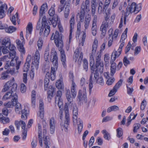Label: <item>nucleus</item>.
I'll use <instances>...</instances> for the list:
<instances>
[{"mask_svg": "<svg viewBox=\"0 0 148 148\" xmlns=\"http://www.w3.org/2000/svg\"><path fill=\"white\" fill-rule=\"evenodd\" d=\"M50 58L53 66L51 68V79L53 81L56 78V71L58 66V56L56 52L54 49H52L51 52Z\"/></svg>", "mask_w": 148, "mask_h": 148, "instance_id": "1", "label": "nucleus"}, {"mask_svg": "<svg viewBox=\"0 0 148 148\" xmlns=\"http://www.w3.org/2000/svg\"><path fill=\"white\" fill-rule=\"evenodd\" d=\"M40 58V54L38 51H36L34 56L32 57V70L30 73V77L32 78L34 76L35 69L37 70L38 69Z\"/></svg>", "mask_w": 148, "mask_h": 148, "instance_id": "2", "label": "nucleus"}, {"mask_svg": "<svg viewBox=\"0 0 148 148\" xmlns=\"http://www.w3.org/2000/svg\"><path fill=\"white\" fill-rule=\"evenodd\" d=\"M64 110L65 113L64 123L63 124H60L61 127L62 131L64 130L66 132L68 131V126L70 122L69 115V108L67 103H66L64 107Z\"/></svg>", "mask_w": 148, "mask_h": 148, "instance_id": "3", "label": "nucleus"}, {"mask_svg": "<svg viewBox=\"0 0 148 148\" xmlns=\"http://www.w3.org/2000/svg\"><path fill=\"white\" fill-rule=\"evenodd\" d=\"M103 62H101L99 63H96L95 66L96 68V70H94L95 69V67H93V70H91V74H93L94 75V78L97 79L98 76L99 74L98 72L100 73H103Z\"/></svg>", "mask_w": 148, "mask_h": 148, "instance_id": "4", "label": "nucleus"}, {"mask_svg": "<svg viewBox=\"0 0 148 148\" xmlns=\"http://www.w3.org/2000/svg\"><path fill=\"white\" fill-rule=\"evenodd\" d=\"M8 48L10 51V52L9 53V54L8 55H5L4 56L0 58L1 61H4L6 60L7 58L10 59V58H12L13 59L16 56V52L15 49H16V47L15 46L12 44H11L10 43V45L8 47Z\"/></svg>", "mask_w": 148, "mask_h": 148, "instance_id": "5", "label": "nucleus"}, {"mask_svg": "<svg viewBox=\"0 0 148 148\" xmlns=\"http://www.w3.org/2000/svg\"><path fill=\"white\" fill-rule=\"evenodd\" d=\"M77 98L79 100V103H80L84 102H87L86 89V87H84L82 90H79Z\"/></svg>", "mask_w": 148, "mask_h": 148, "instance_id": "6", "label": "nucleus"}, {"mask_svg": "<svg viewBox=\"0 0 148 148\" xmlns=\"http://www.w3.org/2000/svg\"><path fill=\"white\" fill-rule=\"evenodd\" d=\"M17 87V85L13 82L8 81L5 84L2 90V92H5L10 88L11 91L15 92Z\"/></svg>", "mask_w": 148, "mask_h": 148, "instance_id": "7", "label": "nucleus"}, {"mask_svg": "<svg viewBox=\"0 0 148 148\" xmlns=\"http://www.w3.org/2000/svg\"><path fill=\"white\" fill-rule=\"evenodd\" d=\"M14 91H10L8 92L5 93L2 98L3 100H6L9 99H11V100H15V102L17 101L18 96L16 92L14 93Z\"/></svg>", "mask_w": 148, "mask_h": 148, "instance_id": "8", "label": "nucleus"}, {"mask_svg": "<svg viewBox=\"0 0 148 148\" xmlns=\"http://www.w3.org/2000/svg\"><path fill=\"white\" fill-rule=\"evenodd\" d=\"M128 8L132 13L134 12L135 14L138 13L141 9L142 5L140 3L136 4L135 3H132L131 5L129 7L128 6Z\"/></svg>", "mask_w": 148, "mask_h": 148, "instance_id": "9", "label": "nucleus"}, {"mask_svg": "<svg viewBox=\"0 0 148 148\" xmlns=\"http://www.w3.org/2000/svg\"><path fill=\"white\" fill-rule=\"evenodd\" d=\"M62 95V92L60 90L58 91L55 98V103L58 104L59 108L63 107L62 101L61 98Z\"/></svg>", "mask_w": 148, "mask_h": 148, "instance_id": "10", "label": "nucleus"}, {"mask_svg": "<svg viewBox=\"0 0 148 148\" xmlns=\"http://www.w3.org/2000/svg\"><path fill=\"white\" fill-rule=\"evenodd\" d=\"M90 1L89 0H85L83 1L81 5L80 10L82 12H86L90 11Z\"/></svg>", "mask_w": 148, "mask_h": 148, "instance_id": "11", "label": "nucleus"}, {"mask_svg": "<svg viewBox=\"0 0 148 148\" xmlns=\"http://www.w3.org/2000/svg\"><path fill=\"white\" fill-rule=\"evenodd\" d=\"M7 25H3L1 23V22L0 21V29H5L6 32L8 33H12L16 30L15 27L13 26H10L8 27Z\"/></svg>", "mask_w": 148, "mask_h": 148, "instance_id": "12", "label": "nucleus"}, {"mask_svg": "<svg viewBox=\"0 0 148 148\" xmlns=\"http://www.w3.org/2000/svg\"><path fill=\"white\" fill-rule=\"evenodd\" d=\"M56 40H55V43L56 46H60V47L62 46L63 42L61 40V37L59 35V32L56 31L54 34Z\"/></svg>", "mask_w": 148, "mask_h": 148, "instance_id": "13", "label": "nucleus"}, {"mask_svg": "<svg viewBox=\"0 0 148 148\" xmlns=\"http://www.w3.org/2000/svg\"><path fill=\"white\" fill-rule=\"evenodd\" d=\"M7 8V5L5 4L0 2V18H2L5 16V12Z\"/></svg>", "mask_w": 148, "mask_h": 148, "instance_id": "14", "label": "nucleus"}, {"mask_svg": "<svg viewBox=\"0 0 148 148\" xmlns=\"http://www.w3.org/2000/svg\"><path fill=\"white\" fill-rule=\"evenodd\" d=\"M73 123H76L77 121L78 108L76 104L74 105L73 109Z\"/></svg>", "mask_w": 148, "mask_h": 148, "instance_id": "15", "label": "nucleus"}, {"mask_svg": "<svg viewBox=\"0 0 148 148\" xmlns=\"http://www.w3.org/2000/svg\"><path fill=\"white\" fill-rule=\"evenodd\" d=\"M49 21L53 27H55L57 25H58L60 23L59 18L57 15H55L52 19L50 18Z\"/></svg>", "mask_w": 148, "mask_h": 148, "instance_id": "16", "label": "nucleus"}, {"mask_svg": "<svg viewBox=\"0 0 148 148\" xmlns=\"http://www.w3.org/2000/svg\"><path fill=\"white\" fill-rule=\"evenodd\" d=\"M56 121L53 117H51L49 121L50 131L51 134H53L54 132Z\"/></svg>", "mask_w": 148, "mask_h": 148, "instance_id": "17", "label": "nucleus"}, {"mask_svg": "<svg viewBox=\"0 0 148 148\" xmlns=\"http://www.w3.org/2000/svg\"><path fill=\"white\" fill-rule=\"evenodd\" d=\"M14 124L18 130H19L20 129V125L21 126L23 130H24L25 129L26 125L24 121L21 120L20 121H19L16 120L15 121Z\"/></svg>", "mask_w": 148, "mask_h": 148, "instance_id": "18", "label": "nucleus"}, {"mask_svg": "<svg viewBox=\"0 0 148 148\" xmlns=\"http://www.w3.org/2000/svg\"><path fill=\"white\" fill-rule=\"evenodd\" d=\"M38 138L39 143L40 146H42V134L41 132V127L40 124H38Z\"/></svg>", "mask_w": 148, "mask_h": 148, "instance_id": "19", "label": "nucleus"}, {"mask_svg": "<svg viewBox=\"0 0 148 148\" xmlns=\"http://www.w3.org/2000/svg\"><path fill=\"white\" fill-rule=\"evenodd\" d=\"M43 142L45 146V148H49L51 146V142L49 137L48 136L43 137Z\"/></svg>", "mask_w": 148, "mask_h": 148, "instance_id": "20", "label": "nucleus"}, {"mask_svg": "<svg viewBox=\"0 0 148 148\" xmlns=\"http://www.w3.org/2000/svg\"><path fill=\"white\" fill-rule=\"evenodd\" d=\"M77 124L78 125L77 129L78 133L80 134L82 132L83 128V122L79 118L78 119L76 123H74V124Z\"/></svg>", "mask_w": 148, "mask_h": 148, "instance_id": "21", "label": "nucleus"}, {"mask_svg": "<svg viewBox=\"0 0 148 148\" xmlns=\"http://www.w3.org/2000/svg\"><path fill=\"white\" fill-rule=\"evenodd\" d=\"M10 38H5L2 40V47H8L10 45Z\"/></svg>", "mask_w": 148, "mask_h": 148, "instance_id": "22", "label": "nucleus"}, {"mask_svg": "<svg viewBox=\"0 0 148 148\" xmlns=\"http://www.w3.org/2000/svg\"><path fill=\"white\" fill-rule=\"evenodd\" d=\"M118 51H116L114 50L113 52L111 57L112 58V61H115L116 58L119 57V55L121 53V51H120L118 50Z\"/></svg>", "mask_w": 148, "mask_h": 148, "instance_id": "23", "label": "nucleus"}, {"mask_svg": "<svg viewBox=\"0 0 148 148\" xmlns=\"http://www.w3.org/2000/svg\"><path fill=\"white\" fill-rule=\"evenodd\" d=\"M56 86L58 89H62L64 88L62 78L58 80L56 83Z\"/></svg>", "mask_w": 148, "mask_h": 148, "instance_id": "24", "label": "nucleus"}, {"mask_svg": "<svg viewBox=\"0 0 148 148\" xmlns=\"http://www.w3.org/2000/svg\"><path fill=\"white\" fill-rule=\"evenodd\" d=\"M32 29V23H29L26 29V37L29 34H31Z\"/></svg>", "mask_w": 148, "mask_h": 148, "instance_id": "25", "label": "nucleus"}, {"mask_svg": "<svg viewBox=\"0 0 148 148\" xmlns=\"http://www.w3.org/2000/svg\"><path fill=\"white\" fill-rule=\"evenodd\" d=\"M47 10V5L46 3L43 4L41 6L40 11V15L42 16L45 12V11Z\"/></svg>", "mask_w": 148, "mask_h": 148, "instance_id": "26", "label": "nucleus"}, {"mask_svg": "<svg viewBox=\"0 0 148 148\" xmlns=\"http://www.w3.org/2000/svg\"><path fill=\"white\" fill-rule=\"evenodd\" d=\"M49 81V74H47V75H45V77L44 80V87L45 90H47L48 86V84Z\"/></svg>", "mask_w": 148, "mask_h": 148, "instance_id": "27", "label": "nucleus"}, {"mask_svg": "<svg viewBox=\"0 0 148 148\" xmlns=\"http://www.w3.org/2000/svg\"><path fill=\"white\" fill-rule=\"evenodd\" d=\"M90 21V17L86 16L85 18L84 22L85 30L88 28L89 26Z\"/></svg>", "mask_w": 148, "mask_h": 148, "instance_id": "28", "label": "nucleus"}, {"mask_svg": "<svg viewBox=\"0 0 148 148\" xmlns=\"http://www.w3.org/2000/svg\"><path fill=\"white\" fill-rule=\"evenodd\" d=\"M66 96L68 101V103L70 104L73 101V99L71 95L70 90H69L66 91Z\"/></svg>", "mask_w": 148, "mask_h": 148, "instance_id": "29", "label": "nucleus"}, {"mask_svg": "<svg viewBox=\"0 0 148 148\" xmlns=\"http://www.w3.org/2000/svg\"><path fill=\"white\" fill-rule=\"evenodd\" d=\"M94 55H93L92 54H91L90 56V67L91 70H93V67H95V61L94 59L93 56Z\"/></svg>", "mask_w": 148, "mask_h": 148, "instance_id": "30", "label": "nucleus"}, {"mask_svg": "<svg viewBox=\"0 0 148 148\" xmlns=\"http://www.w3.org/2000/svg\"><path fill=\"white\" fill-rule=\"evenodd\" d=\"M16 101L15 102V100H11V102H8L6 103H4V105L6 108H12L14 106L15 104L16 103Z\"/></svg>", "mask_w": 148, "mask_h": 148, "instance_id": "31", "label": "nucleus"}, {"mask_svg": "<svg viewBox=\"0 0 148 148\" xmlns=\"http://www.w3.org/2000/svg\"><path fill=\"white\" fill-rule=\"evenodd\" d=\"M18 100L16 102V103L15 104V111L16 112L19 113L21 110L22 106L21 104L17 102Z\"/></svg>", "mask_w": 148, "mask_h": 148, "instance_id": "32", "label": "nucleus"}, {"mask_svg": "<svg viewBox=\"0 0 148 148\" xmlns=\"http://www.w3.org/2000/svg\"><path fill=\"white\" fill-rule=\"evenodd\" d=\"M102 133L103 134V137L106 140H109L110 139L111 137L110 134L106 130H103L102 131Z\"/></svg>", "mask_w": 148, "mask_h": 148, "instance_id": "33", "label": "nucleus"}, {"mask_svg": "<svg viewBox=\"0 0 148 148\" xmlns=\"http://www.w3.org/2000/svg\"><path fill=\"white\" fill-rule=\"evenodd\" d=\"M45 30L44 32L43 36H47L49 35L50 32V27L49 25L44 26Z\"/></svg>", "mask_w": 148, "mask_h": 148, "instance_id": "34", "label": "nucleus"}, {"mask_svg": "<svg viewBox=\"0 0 148 148\" xmlns=\"http://www.w3.org/2000/svg\"><path fill=\"white\" fill-rule=\"evenodd\" d=\"M97 20L96 16H95L93 18L92 22V25L91 28L92 31L97 30V26L96 25Z\"/></svg>", "mask_w": 148, "mask_h": 148, "instance_id": "35", "label": "nucleus"}, {"mask_svg": "<svg viewBox=\"0 0 148 148\" xmlns=\"http://www.w3.org/2000/svg\"><path fill=\"white\" fill-rule=\"evenodd\" d=\"M74 17V14H72L70 20V29H73L75 21Z\"/></svg>", "mask_w": 148, "mask_h": 148, "instance_id": "36", "label": "nucleus"}, {"mask_svg": "<svg viewBox=\"0 0 148 148\" xmlns=\"http://www.w3.org/2000/svg\"><path fill=\"white\" fill-rule=\"evenodd\" d=\"M119 110V108L118 106H113L109 107L108 109L107 112L108 113H109L112 111H116Z\"/></svg>", "mask_w": 148, "mask_h": 148, "instance_id": "37", "label": "nucleus"}, {"mask_svg": "<svg viewBox=\"0 0 148 148\" xmlns=\"http://www.w3.org/2000/svg\"><path fill=\"white\" fill-rule=\"evenodd\" d=\"M32 104L34 106L35 103L36 92L34 90H33L32 92Z\"/></svg>", "mask_w": 148, "mask_h": 148, "instance_id": "38", "label": "nucleus"}, {"mask_svg": "<svg viewBox=\"0 0 148 148\" xmlns=\"http://www.w3.org/2000/svg\"><path fill=\"white\" fill-rule=\"evenodd\" d=\"M27 112V110H26L25 108L21 110V117L23 119L25 120L27 118L28 113Z\"/></svg>", "mask_w": 148, "mask_h": 148, "instance_id": "39", "label": "nucleus"}, {"mask_svg": "<svg viewBox=\"0 0 148 148\" xmlns=\"http://www.w3.org/2000/svg\"><path fill=\"white\" fill-rule=\"evenodd\" d=\"M16 18H17V20H18V14L16 12L15 15L12 16V18H10V19L12 23L14 25L16 24Z\"/></svg>", "mask_w": 148, "mask_h": 148, "instance_id": "40", "label": "nucleus"}, {"mask_svg": "<svg viewBox=\"0 0 148 148\" xmlns=\"http://www.w3.org/2000/svg\"><path fill=\"white\" fill-rule=\"evenodd\" d=\"M103 4L101 2H100L99 3V6L98 8V12L99 14H101L102 13H104L105 11V10L107 9H105L104 10V7L103 9L102 7V5Z\"/></svg>", "mask_w": 148, "mask_h": 148, "instance_id": "41", "label": "nucleus"}, {"mask_svg": "<svg viewBox=\"0 0 148 148\" xmlns=\"http://www.w3.org/2000/svg\"><path fill=\"white\" fill-rule=\"evenodd\" d=\"M132 12L130 11V10L127 7L126 10V12L123 18L124 19V23L125 24L126 23V17L129 15L130 13H132Z\"/></svg>", "mask_w": 148, "mask_h": 148, "instance_id": "42", "label": "nucleus"}, {"mask_svg": "<svg viewBox=\"0 0 148 148\" xmlns=\"http://www.w3.org/2000/svg\"><path fill=\"white\" fill-rule=\"evenodd\" d=\"M8 70L3 72L2 73L0 79L2 80L6 79L9 76L8 75Z\"/></svg>", "mask_w": 148, "mask_h": 148, "instance_id": "43", "label": "nucleus"}, {"mask_svg": "<svg viewBox=\"0 0 148 148\" xmlns=\"http://www.w3.org/2000/svg\"><path fill=\"white\" fill-rule=\"evenodd\" d=\"M10 58L11 59V62H12L14 60L15 61V62L16 63V65L15 67L16 69L18 70L19 68V66L21 63V62L17 61L18 59V58L17 57L15 56V58L13 59H12V58Z\"/></svg>", "mask_w": 148, "mask_h": 148, "instance_id": "44", "label": "nucleus"}, {"mask_svg": "<svg viewBox=\"0 0 148 148\" xmlns=\"http://www.w3.org/2000/svg\"><path fill=\"white\" fill-rule=\"evenodd\" d=\"M0 121L3 124H5L9 122L10 119L8 118L1 116L0 117Z\"/></svg>", "mask_w": 148, "mask_h": 148, "instance_id": "45", "label": "nucleus"}, {"mask_svg": "<svg viewBox=\"0 0 148 148\" xmlns=\"http://www.w3.org/2000/svg\"><path fill=\"white\" fill-rule=\"evenodd\" d=\"M101 56L100 53H97L96 56V63H99L101 62H103L101 60Z\"/></svg>", "mask_w": 148, "mask_h": 148, "instance_id": "46", "label": "nucleus"}, {"mask_svg": "<svg viewBox=\"0 0 148 148\" xmlns=\"http://www.w3.org/2000/svg\"><path fill=\"white\" fill-rule=\"evenodd\" d=\"M92 76V74H91L90 76L89 83V91L90 93L91 91L92 88L93 87Z\"/></svg>", "mask_w": 148, "mask_h": 148, "instance_id": "47", "label": "nucleus"}, {"mask_svg": "<svg viewBox=\"0 0 148 148\" xmlns=\"http://www.w3.org/2000/svg\"><path fill=\"white\" fill-rule=\"evenodd\" d=\"M49 50L48 49L46 50L44 53V58L46 61H47L49 57Z\"/></svg>", "mask_w": 148, "mask_h": 148, "instance_id": "48", "label": "nucleus"}, {"mask_svg": "<svg viewBox=\"0 0 148 148\" xmlns=\"http://www.w3.org/2000/svg\"><path fill=\"white\" fill-rule=\"evenodd\" d=\"M74 53L75 55H74L73 59L75 62H76L79 56V52L78 49H76L75 50Z\"/></svg>", "mask_w": 148, "mask_h": 148, "instance_id": "49", "label": "nucleus"}, {"mask_svg": "<svg viewBox=\"0 0 148 148\" xmlns=\"http://www.w3.org/2000/svg\"><path fill=\"white\" fill-rule=\"evenodd\" d=\"M50 24V23L49 22V23H47V21L46 20V18L45 16H44L42 20V27H43L44 26H45L46 25H49L48 23Z\"/></svg>", "mask_w": 148, "mask_h": 148, "instance_id": "50", "label": "nucleus"}, {"mask_svg": "<svg viewBox=\"0 0 148 148\" xmlns=\"http://www.w3.org/2000/svg\"><path fill=\"white\" fill-rule=\"evenodd\" d=\"M140 127V125L138 123H136L134 125V128L133 131L134 133L136 132L137 130Z\"/></svg>", "mask_w": 148, "mask_h": 148, "instance_id": "51", "label": "nucleus"}, {"mask_svg": "<svg viewBox=\"0 0 148 148\" xmlns=\"http://www.w3.org/2000/svg\"><path fill=\"white\" fill-rule=\"evenodd\" d=\"M117 132V136L119 138L123 134V130L120 127L118 128L116 130Z\"/></svg>", "mask_w": 148, "mask_h": 148, "instance_id": "52", "label": "nucleus"}, {"mask_svg": "<svg viewBox=\"0 0 148 148\" xmlns=\"http://www.w3.org/2000/svg\"><path fill=\"white\" fill-rule=\"evenodd\" d=\"M30 66V64L25 63L23 68V71L24 72H27L28 71Z\"/></svg>", "mask_w": 148, "mask_h": 148, "instance_id": "53", "label": "nucleus"}, {"mask_svg": "<svg viewBox=\"0 0 148 148\" xmlns=\"http://www.w3.org/2000/svg\"><path fill=\"white\" fill-rule=\"evenodd\" d=\"M83 67L84 69L86 71H87L88 69V64L87 61L86 59H84L83 61Z\"/></svg>", "mask_w": 148, "mask_h": 148, "instance_id": "54", "label": "nucleus"}, {"mask_svg": "<svg viewBox=\"0 0 148 148\" xmlns=\"http://www.w3.org/2000/svg\"><path fill=\"white\" fill-rule=\"evenodd\" d=\"M8 47H1L0 50L2 51V53L4 54L7 53L9 52Z\"/></svg>", "mask_w": 148, "mask_h": 148, "instance_id": "55", "label": "nucleus"}, {"mask_svg": "<svg viewBox=\"0 0 148 148\" xmlns=\"http://www.w3.org/2000/svg\"><path fill=\"white\" fill-rule=\"evenodd\" d=\"M48 13L50 16L54 17L55 13L54 8L53 7H51L49 10Z\"/></svg>", "mask_w": 148, "mask_h": 148, "instance_id": "56", "label": "nucleus"}, {"mask_svg": "<svg viewBox=\"0 0 148 148\" xmlns=\"http://www.w3.org/2000/svg\"><path fill=\"white\" fill-rule=\"evenodd\" d=\"M43 44V41L41 38H39L38 41L37 45L38 47V49L40 50L42 47Z\"/></svg>", "mask_w": 148, "mask_h": 148, "instance_id": "57", "label": "nucleus"}, {"mask_svg": "<svg viewBox=\"0 0 148 148\" xmlns=\"http://www.w3.org/2000/svg\"><path fill=\"white\" fill-rule=\"evenodd\" d=\"M147 105L146 101L144 99L142 102L140 106V110H143L145 109V106Z\"/></svg>", "mask_w": 148, "mask_h": 148, "instance_id": "58", "label": "nucleus"}, {"mask_svg": "<svg viewBox=\"0 0 148 148\" xmlns=\"http://www.w3.org/2000/svg\"><path fill=\"white\" fill-rule=\"evenodd\" d=\"M18 70L16 69V68L13 69L12 70H11L10 71L8 70V72L9 73H10L12 75H15L17 74L18 71Z\"/></svg>", "mask_w": 148, "mask_h": 148, "instance_id": "59", "label": "nucleus"}, {"mask_svg": "<svg viewBox=\"0 0 148 148\" xmlns=\"http://www.w3.org/2000/svg\"><path fill=\"white\" fill-rule=\"evenodd\" d=\"M108 27V23L107 22L103 21L100 27L101 28L107 30Z\"/></svg>", "mask_w": 148, "mask_h": 148, "instance_id": "60", "label": "nucleus"}, {"mask_svg": "<svg viewBox=\"0 0 148 148\" xmlns=\"http://www.w3.org/2000/svg\"><path fill=\"white\" fill-rule=\"evenodd\" d=\"M108 27V23L107 22L103 21L100 27L101 28L107 30Z\"/></svg>", "mask_w": 148, "mask_h": 148, "instance_id": "61", "label": "nucleus"}, {"mask_svg": "<svg viewBox=\"0 0 148 148\" xmlns=\"http://www.w3.org/2000/svg\"><path fill=\"white\" fill-rule=\"evenodd\" d=\"M37 144V138L33 139L31 143L32 148H36Z\"/></svg>", "mask_w": 148, "mask_h": 148, "instance_id": "62", "label": "nucleus"}, {"mask_svg": "<svg viewBox=\"0 0 148 148\" xmlns=\"http://www.w3.org/2000/svg\"><path fill=\"white\" fill-rule=\"evenodd\" d=\"M115 80V79L114 78H109L107 80L106 84L108 85H111L113 83Z\"/></svg>", "mask_w": 148, "mask_h": 148, "instance_id": "63", "label": "nucleus"}, {"mask_svg": "<svg viewBox=\"0 0 148 148\" xmlns=\"http://www.w3.org/2000/svg\"><path fill=\"white\" fill-rule=\"evenodd\" d=\"M141 47L140 46L137 47H136L134 50V55L136 56L140 52Z\"/></svg>", "mask_w": 148, "mask_h": 148, "instance_id": "64", "label": "nucleus"}]
</instances>
